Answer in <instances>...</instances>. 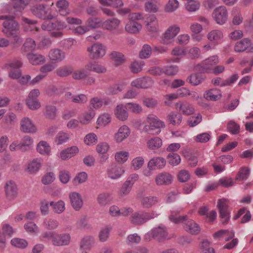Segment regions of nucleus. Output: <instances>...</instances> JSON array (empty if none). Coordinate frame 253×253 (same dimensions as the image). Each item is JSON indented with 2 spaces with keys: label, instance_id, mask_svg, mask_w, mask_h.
Instances as JSON below:
<instances>
[{
  "label": "nucleus",
  "instance_id": "48",
  "mask_svg": "<svg viewBox=\"0 0 253 253\" xmlns=\"http://www.w3.org/2000/svg\"><path fill=\"white\" fill-rule=\"evenodd\" d=\"M200 3L195 0H187V2L185 4L186 9L190 12H194L199 9Z\"/></svg>",
  "mask_w": 253,
  "mask_h": 253
},
{
  "label": "nucleus",
  "instance_id": "59",
  "mask_svg": "<svg viewBox=\"0 0 253 253\" xmlns=\"http://www.w3.org/2000/svg\"><path fill=\"white\" fill-rule=\"evenodd\" d=\"M23 65V62L20 60H14L9 63H6L3 68L8 69L9 67L12 69L20 70Z\"/></svg>",
  "mask_w": 253,
  "mask_h": 253
},
{
  "label": "nucleus",
  "instance_id": "21",
  "mask_svg": "<svg viewBox=\"0 0 253 253\" xmlns=\"http://www.w3.org/2000/svg\"><path fill=\"white\" fill-rule=\"evenodd\" d=\"M26 56L29 63L34 66L42 64L45 61L44 56L40 54L29 53Z\"/></svg>",
  "mask_w": 253,
  "mask_h": 253
},
{
  "label": "nucleus",
  "instance_id": "5",
  "mask_svg": "<svg viewBox=\"0 0 253 253\" xmlns=\"http://www.w3.org/2000/svg\"><path fill=\"white\" fill-rule=\"evenodd\" d=\"M217 207L219 210V217L222 223L227 224L230 218V209L228 206V200L225 199H219Z\"/></svg>",
  "mask_w": 253,
  "mask_h": 253
},
{
  "label": "nucleus",
  "instance_id": "23",
  "mask_svg": "<svg viewBox=\"0 0 253 253\" xmlns=\"http://www.w3.org/2000/svg\"><path fill=\"white\" fill-rule=\"evenodd\" d=\"M21 130L25 133H33L36 132V128L32 121L28 118H24L21 121Z\"/></svg>",
  "mask_w": 253,
  "mask_h": 253
},
{
  "label": "nucleus",
  "instance_id": "54",
  "mask_svg": "<svg viewBox=\"0 0 253 253\" xmlns=\"http://www.w3.org/2000/svg\"><path fill=\"white\" fill-rule=\"evenodd\" d=\"M69 136L68 133L60 131L57 134L55 139V142L57 145L62 144L69 139Z\"/></svg>",
  "mask_w": 253,
  "mask_h": 253
},
{
  "label": "nucleus",
  "instance_id": "13",
  "mask_svg": "<svg viewBox=\"0 0 253 253\" xmlns=\"http://www.w3.org/2000/svg\"><path fill=\"white\" fill-rule=\"evenodd\" d=\"M153 84V81L149 77H142L137 78L133 81L131 85L138 88H147L152 86Z\"/></svg>",
  "mask_w": 253,
  "mask_h": 253
},
{
  "label": "nucleus",
  "instance_id": "16",
  "mask_svg": "<svg viewBox=\"0 0 253 253\" xmlns=\"http://www.w3.org/2000/svg\"><path fill=\"white\" fill-rule=\"evenodd\" d=\"M223 37V33L220 30H211L207 35L208 40L211 42V44L213 46L220 43Z\"/></svg>",
  "mask_w": 253,
  "mask_h": 253
},
{
  "label": "nucleus",
  "instance_id": "58",
  "mask_svg": "<svg viewBox=\"0 0 253 253\" xmlns=\"http://www.w3.org/2000/svg\"><path fill=\"white\" fill-rule=\"evenodd\" d=\"M50 205L53 207V211L56 213H61L65 210V204L62 201H59L55 204L53 202H51Z\"/></svg>",
  "mask_w": 253,
  "mask_h": 253
},
{
  "label": "nucleus",
  "instance_id": "15",
  "mask_svg": "<svg viewBox=\"0 0 253 253\" xmlns=\"http://www.w3.org/2000/svg\"><path fill=\"white\" fill-rule=\"evenodd\" d=\"M5 193L6 198L9 200H12L17 197L18 189L14 182L9 181L7 182L4 186Z\"/></svg>",
  "mask_w": 253,
  "mask_h": 253
},
{
  "label": "nucleus",
  "instance_id": "35",
  "mask_svg": "<svg viewBox=\"0 0 253 253\" xmlns=\"http://www.w3.org/2000/svg\"><path fill=\"white\" fill-rule=\"evenodd\" d=\"M182 116L180 114L172 112L167 117L168 122L173 126H178L182 121Z\"/></svg>",
  "mask_w": 253,
  "mask_h": 253
},
{
  "label": "nucleus",
  "instance_id": "53",
  "mask_svg": "<svg viewBox=\"0 0 253 253\" xmlns=\"http://www.w3.org/2000/svg\"><path fill=\"white\" fill-rule=\"evenodd\" d=\"M99 2L106 6H111L113 7H118L123 5L122 0H99Z\"/></svg>",
  "mask_w": 253,
  "mask_h": 253
},
{
  "label": "nucleus",
  "instance_id": "39",
  "mask_svg": "<svg viewBox=\"0 0 253 253\" xmlns=\"http://www.w3.org/2000/svg\"><path fill=\"white\" fill-rule=\"evenodd\" d=\"M41 167V160L38 159H34L28 164L27 170L30 173H35L40 169Z\"/></svg>",
  "mask_w": 253,
  "mask_h": 253
},
{
  "label": "nucleus",
  "instance_id": "10",
  "mask_svg": "<svg viewBox=\"0 0 253 253\" xmlns=\"http://www.w3.org/2000/svg\"><path fill=\"white\" fill-rule=\"evenodd\" d=\"M181 223L183 224L184 229L192 235H197L200 232L199 225L193 220L188 218L187 216Z\"/></svg>",
  "mask_w": 253,
  "mask_h": 253
},
{
  "label": "nucleus",
  "instance_id": "62",
  "mask_svg": "<svg viewBox=\"0 0 253 253\" xmlns=\"http://www.w3.org/2000/svg\"><path fill=\"white\" fill-rule=\"evenodd\" d=\"M44 224L47 229L53 230L56 229L58 226L59 223L56 219L49 218L44 220Z\"/></svg>",
  "mask_w": 253,
  "mask_h": 253
},
{
  "label": "nucleus",
  "instance_id": "7",
  "mask_svg": "<svg viewBox=\"0 0 253 253\" xmlns=\"http://www.w3.org/2000/svg\"><path fill=\"white\" fill-rule=\"evenodd\" d=\"M227 10L224 6L216 7L212 13V16L216 22L219 25L224 24L228 19Z\"/></svg>",
  "mask_w": 253,
  "mask_h": 253
},
{
  "label": "nucleus",
  "instance_id": "40",
  "mask_svg": "<svg viewBox=\"0 0 253 253\" xmlns=\"http://www.w3.org/2000/svg\"><path fill=\"white\" fill-rule=\"evenodd\" d=\"M126 106L122 105H118L115 111V115L116 117L121 121L126 120L128 117V114L126 111Z\"/></svg>",
  "mask_w": 253,
  "mask_h": 253
},
{
  "label": "nucleus",
  "instance_id": "20",
  "mask_svg": "<svg viewBox=\"0 0 253 253\" xmlns=\"http://www.w3.org/2000/svg\"><path fill=\"white\" fill-rule=\"evenodd\" d=\"M175 108L183 114L190 115L194 112V108L192 105L186 101H179L175 104Z\"/></svg>",
  "mask_w": 253,
  "mask_h": 253
},
{
  "label": "nucleus",
  "instance_id": "57",
  "mask_svg": "<svg viewBox=\"0 0 253 253\" xmlns=\"http://www.w3.org/2000/svg\"><path fill=\"white\" fill-rule=\"evenodd\" d=\"M30 0H13V4L14 8L18 10H23L28 4Z\"/></svg>",
  "mask_w": 253,
  "mask_h": 253
},
{
  "label": "nucleus",
  "instance_id": "9",
  "mask_svg": "<svg viewBox=\"0 0 253 253\" xmlns=\"http://www.w3.org/2000/svg\"><path fill=\"white\" fill-rule=\"evenodd\" d=\"M88 56L92 59H97L103 57L105 54V49L101 44L95 43L87 49Z\"/></svg>",
  "mask_w": 253,
  "mask_h": 253
},
{
  "label": "nucleus",
  "instance_id": "63",
  "mask_svg": "<svg viewBox=\"0 0 253 253\" xmlns=\"http://www.w3.org/2000/svg\"><path fill=\"white\" fill-rule=\"evenodd\" d=\"M227 128L232 134H237L240 132V126L234 121H230L227 125Z\"/></svg>",
  "mask_w": 253,
  "mask_h": 253
},
{
  "label": "nucleus",
  "instance_id": "37",
  "mask_svg": "<svg viewBox=\"0 0 253 253\" xmlns=\"http://www.w3.org/2000/svg\"><path fill=\"white\" fill-rule=\"evenodd\" d=\"M33 143V140L32 138L30 136L26 135L23 137L18 147H20V150L23 152L26 151L30 149Z\"/></svg>",
  "mask_w": 253,
  "mask_h": 253
},
{
  "label": "nucleus",
  "instance_id": "55",
  "mask_svg": "<svg viewBox=\"0 0 253 253\" xmlns=\"http://www.w3.org/2000/svg\"><path fill=\"white\" fill-rule=\"evenodd\" d=\"M152 53V48L147 44H144L139 53V57L141 59H146L149 58Z\"/></svg>",
  "mask_w": 253,
  "mask_h": 253
},
{
  "label": "nucleus",
  "instance_id": "33",
  "mask_svg": "<svg viewBox=\"0 0 253 253\" xmlns=\"http://www.w3.org/2000/svg\"><path fill=\"white\" fill-rule=\"evenodd\" d=\"M109 148V145L106 142H101L99 143L96 148V151L99 153L102 154L103 155L100 158V161L101 163L104 162L107 159L108 157L105 154L108 151Z\"/></svg>",
  "mask_w": 253,
  "mask_h": 253
},
{
  "label": "nucleus",
  "instance_id": "30",
  "mask_svg": "<svg viewBox=\"0 0 253 253\" xmlns=\"http://www.w3.org/2000/svg\"><path fill=\"white\" fill-rule=\"evenodd\" d=\"M130 134V130L126 126H121L115 135V139L118 142H122L127 138Z\"/></svg>",
  "mask_w": 253,
  "mask_h": 253
},
{
  "label": "nucleus",
  "instance_id": "27",
  "mask_svg": "<svg viewBox=\"0 0 253 253\" xmlns=\"http://www.w3.org/2000/svg\"><path fill=\"white\" fill-rule=\"evenodd\" d=\"M204 97L207 100H217L221 97V91L216 88L211 89L206 91Z\"/></svg>",
  "mask_w": 253,
  "mask_h": 253
},
{
  "label": "nucleus",
  "instance_id": "19",
  "mask_svg": "<svg viewBox=\"0 0 253 253\" xmlns=\"http://www.w3.org/2000/svg\"><path fill=\"white\" fill-rule=\"evenodd\" d=\"M150 235L156 240L160 242L166 239L168 233L165 227H158L151 231Z\"/></svg>",
  "mask_w": 253,
  "mask_h": 253
},
{
  "label": "nucleus",
  "instance_id": "22",
  "mask_svg": "<svg viewBox=\"0 0 253 253\" xmlns=\"http://www.w3.org/2000/svg\"><path fill=\"white\" fill-rule=\"evenodd\" d=\"M121 21L117 18H113L106 20L102 23V28L110 31L117 30Z\"/></svg>",
  "mask_w": 253,
  "mask_h": 253
},
{
  "label": "nucleus",
  "instance_id": "34",
  "mask_svg": "<svg viewBox=\"0 0 253 253\" xmlns=\"http://www.w3.org/2000/svg\"><path fill=\"white\" fill-rule=\"evenodd\" d=\"M205 80V77L200 74H193L187 78V82L192 85H198L201 84Z\"/></svg>",
  "mask_w": 253,
  "mask_h": 253
},
{
  "label": "nucleus",
  "instance_id": "31",
  "mask_svg": "<svg viewBox=\"0 0 253 253\" xmlns=\"http://www.w3.org/2000/svg\"><path fill=\"white\" fill-rule=\"evenodd\" d=\"M158 198L156 196H148L142 198L141 204L145 209H149L158 202Z\"/></svg>",
  "mask_w": 253,
  "mask_h": 253
},
{
  "label": "nucleus",
  "instance_id": "45",
  "mask_svg": "<svg viewBox=\"0 0 253 253\" xmlns=\"http://www.w3.org/2000/svg\"><path fill=\"white\" fill-rule=\"evenodd\" d=\"M37 151L42 154L49 155L50 152V146L44 141H41L37 145Z\"/></svg>",
  "mask_w": 253,
  "mask_h": 253
},
{
  "label": "nucleus",
  "instance_id": "60",
  "mask_svg": "<svg viewBox=\"0 0 253 253\" xmlns=\"http://www.w3.org/2000/svg\"><path fill=\"white\" fill-rule=\"evenodd\" d=\"M84 142L87 145H94L97 142V136L94 133H90L85 136Z\"/></svg>",
  "mask_w": 253,
  "mask_h": 253
},
{
  "label": "nucleus",
  "instance_id": "61",
  "mask_svg": "<svg viewBox=\"0 0 253 253\" xmlns=\"http://www.w3.org/2000/svg\"><path fill=\"white\" fill-rule=\"evenodd\" d=\"M144 65L143 61L133 62L130 65L131 71L134 74H137L142 70V66Z\"/></svg>",
  "mask_w": 253,
  "mask_h": 253
},
{
  "label": "nucleus",
  "instance_id": "49",
  "mask_svg": "<svg viewBox=\"0 0 253 253\" xmlns=\"http://www.w3.org/2000/svg\"><path fill=\"white\" fill-rule=\"evenodd\" d=\"M180 212L178 211H173L171 212L169 219L173 222L178 224L181 223L187 215L179 216Z\"/></svg>",
  "mask_w": 253,
  "mask_h": 253
},
{
  "label": "nucleus",
  "instance_id": "46",
  "mask_svg": "<svg viewBox=\"0 0 253 253\" xmlns=\"http://www.w3.org/2000/svg\"><path fill=\"white\" fill-rule=\"evenodd\" d=\"M93 243L94 240L92 237H86L81 241L80 247L83 250H89L92 248Z\"/></svg>",
  "mask_w": 253,
  "mask_h": 253
},
{
  "label": "nucleus",
  "instance_id": "52",
  "mask_svg": "<svg viewBox=\"0 0 253 253\" xmlns=\"http://www.w3.org/2000/svg\"><path fill=\"white\" fill-rule=\"evenodd\" d=\"M167 159L169 164L172 166H177L181 162L180 156L175 153H169L167 156Z\"/></svg>",
  "mask_w": 253,
  "mask_h": 253
},
{
  "label": "nucleus",
  "instance_id": "6",
  "mask_svg": "<svg viewBox=\"0 0 253 253\" xmlns=\"http://www.w3.org/2000/svg\"><path fill=\"white\" fill-rule=\"evenodd\" d=\"M158 215L155 211L151 212H135L132 213L130 217V221L135 225H141L148 220L155 218Z\"/></svg>",
  "mask_w": 253,
  "mask_h": 253
},
{
  "label": "nucleus",
  "instance_id": "3",
  "mask_svg": "<svg viewBox=\"0 0 253 253\" xmlns=\"http://www.w3.org/2000/svg\"><path fill=\"white\" fill-rule=\"evenodd\" d=\"M148 125H145L143 130L144 132L152 135H157L161 131V128L165 127L164 122L161 121L158 118L153 115H150L147 117Z\"/></svg>",
  "mask_w": 253,
  "mask_h": 253
},
{
  "label": "nucleus",
  "instance_id": "36",
  "mask_svg": "<svg viewBox=\"0 0 253 253\" xmlns=\"http://www.w3.org/2000/svg\"><path fill=\"white\" fill-rule=\"evenodd\" d=\"M251 45V40L248 38H244L240 42H236L234 46V49L236 52H243Z\"/></svg>",
  "mask_w": 253,
  "mask_h": 253
},
{
  "label": "nucleus",
  "instance_id": "25",
  "mask_svg": "<svg viewBox=\"0 0 253 253\" xmlns=\"http://www.w3.org/2000/svg\"><path fill=\"white\" fill-rule=\"evenodd\" d=\"M166 164L165 159L162 157H156L152 159L148 163V167L150 169L156 168L162 169Z\"/></svg>",
  "mask_w": 253,
  "mask_h": 253
},
{
  "label": "nucleus",
  "instance_id": "38",
  "mask_svg": "<svg viewBox=\"0 0 253 253\" xmlns=\"http://www.w3.org/2000/svg\"><path fill=\"white\" fill-rule=\"evenodd\" d=\"M141 28V25L136 22L133 21H129L126 25V31L129 33H136Z\"/></svg>",
  "mask_w": 253,
  "mask_h": 253
},
{
  "label": "nucleus",
  "instance_id": "24",
  "mask_svg": "<svg viewBox=\"0 0 253 253\" xmlns=\"http://www.w3.org/2000/svg\"><path fill=\"white\" fill-rule=\"evenodd\" d=\"M36 46L35 41L31 38H28L21 48V52L26 55L27 53H32V52L35 49Z\"/></svg>",
  "mask_w": 253,
  "mask_h": 253
},
{
  "label": "nucleus",
  "instance_id": "64",
  "mask_svg": "<svg viewBox=\"0 0 253 253\" xmlns=\"http://www.w3.org/2000/svg\"><path fill=\"white\" fill-rule=\"evenodd\" d=\"M210 139V134L209 133L204 132L198 134L194 138V140L196 142L206 143L209 141Z\"/></svg>",
  "mask_w": 253,
  "mask_h": 253
},
{
  "label": "nucleus",
  "instance_id": "41",
  "mask_svg": "<svg viewBox=\"0 0 253 253\" xmlns=\"http://www.w3.org/2000/svg\"><path fill=\"white\" fill-rule=\"evenodd\" d=\"M147 144L148 147L150 149H158L162 145V140L158 137H154L148 140Z\"/></svg>",
  "mask_w": 253,
  "mask_h": 253
},
{
  "label": "nucleus",
  "instance_id": "29",
  "mask_svg": "<svg viewBox=\"0 0 253 253\" xmlns=\"http://www.w3.org/2000/svg\"><path fill=\"white\" fill-rule=\"evenodd\" d=\"M69 197L73 208L76 211L79 210L83 205V201L79 194L73 192L70 194Z\"/></svg>",
  "mask_w": 253,
  "mask_h": 253
},
{
  "label": "nucleus",
  "instance_id": "12",
  "mask_svg": "<svg viewBox=\"0 0 253 253\" xmlns=\"http://www.w3.org/2000/svg\"><path fill=\"white\" fill-rule=\"evenodd\" d=\"M173 176L169 172H163L157 174L155 177L156 184L158 186L170 184L173 181Z\"/></svg>",
  "mask_w": 253,
  "mask_h": 253
},
{
  "label": "nucleus",
  "instance_id": "2",
  "mask_svg": "<svg viewBox=\"0 0 253 253\" xmlns=\"http://www.w3.org/2000/svg\"><path fill=\"white\" fill-rule=\"evenodd\" d=\"M30 11L35 17L41 20H51L54 18L52 9L44 3L34 4L30 7Z\"/></svg>",
  "mask_w": 253,
  "mask_h": 253
},
{
  "label": "nucleus",
  "instance_id": "17",
  "mask_svg": "<svg viewBox=\"0 0 253 253\" xmlns=\"http://www.w3.org/2000/svg\"><path fill=\"white\" fill-rule=\"evenodd\" d=\"M180 28L178 26L173 25L170 26L165 32L162 42L164 44H168V41L174 38L179 32Z\"/></svg>",
  "mask_w": 253,
  "mask_h": 253
},
{
  "label": "nucleus",
  "instance_id": "44",
  "mask_svg": "<svg viewBox=\"0 0 253 253\" xmlns=\"http://www.w3.org/2000/svg\"><path fill=\"white\" fill-rule=\"evenodd\" d=\"M102 20L99 18H90L87 19L85 23L87 28L90 27L92 29L102 27Z\"/></svg>",
  "mask_w": 253,
  "mask_h": 253
},
{
  "label": "nucleus",
  "instance_id": "50",
  "mask_svg": "<svg viewBox=\"0 0 253 253\" xmlns=\"http://www.w3.org/2000/svg\"><path fill=\"white\" fill-rule=\"evenodd\" d=\"M250 174V169L247 167L241 168L236 175L235 179L237 180H246Z\"/></svg>",
  "mask_w": 253,
  "mask_h": 253
},
{
  "label": "nucleus",
  "instance_id": "14",
  "mask_svg": "<svg viewBox=\"0 0 253 253\" xmlns=\"http://www.w3.org/2000/svg\"><path fill=\"white\" fill-rule=\"evenodd\" d=\"M124 172V168L120 165H112L107 170L108 176L113 179L120 177Z\"/></svg>",
  "mask_w": 253,
  "mask_h": 253
},
{
  "label": "nucleus",
  "instance_id": "18",
  "mask_svg": "<svg viewBox=\"0 0 253 253\" xmlns=\"http://www.w3.org/2000/svg\"><path fill=\"white\" fill-rule=\"evenodd\" d=\"M145 23L146 28L149 32L155 33L158 31V21L155 15H150L146 18Z\"/></svg>",
  "mask_w": 253,
  "mask_h": 253
},
{
  "label": "nucleus",
  "instance_id": "43",
  "mask_svg": "<svg viewBox=\"0 0 253 253\" xmlns=\"http://www.w3.org/2000/svg\"><path fill=\"white\" fill-rule=\"evenodd\" d=\"M110 57L116 66L123 64L125 61L124 55L120 52L114 51L111 53Z\"/></svg>",
  "mask_w": 253,
  "mask_h": 253
},
{
  "label": "nucleus",
  "instance_id": "8",
  "mask_svg": "<svg viewBox=\"0 0 253 253\" xmlns=\"http://www.w3.org/2000/svg\"><path fill=\"white\" fill-rule=\"evenodd\" d=\"M218 62L217 56H212L205 60L201 65L197 66V68L201 72L211 73L212 66L217 64Z\"/></svg>",
  "mask_w": 253,
  "mask_h": 253
},
{
  "label": "nucleus",
  "instance_id": "1",
  "mask_svg": "<svg viewBox=\"0 0 253 253\" xmlns=\"http://www.w3.org/2000/svg\"><path fill=\"white\" fill-rule=\"evenodd\" d=\"M42 239L44 242L51 241L54 246H62L69 244L71 237L69 234H59L56 232H45L42 235Z\"/></svg>",
  "mask_w": 253,
  "mask_h": 253
},
{
  "label": "nucleus",
  "instance_id": "4",
  "mask_svg": "<svg viewBox=\"0 0 253 253\" xmlns=\"http://www.w3.org/2000/svg\"><path fill=\"white\" fill-rule=\"evenodd\" d=\"M0 20H4L2 24L3 29L2 32L6 37L14 35L16 32H19V26L14 20V17L13 16L1 15Z\"/></svg>",
  "mask_w": 253,
  "mask_h": 253
},
{
  "label": "nucleus",
  "instance_id": "11",
  "mask_svg": "<svg viewBox=\"0 0 253 253\" xmlns=\"http://www.w3.org/2000/svg\"><path fill=\"white\" fill-rule=\"evenodd\" d=\"M66 25L64 22L59 21L51 22L50 20L44 21L41 26L43 30L47 31L62 30L66 28Z\"/></svg>",
  "mask_w": 253,
  "mask_h": 253
},
{
  "label": "nucleus",
  "instance_id": "47",
  "mask_svg": "<svg viewBox=\"0 0 253 253\" xmlns=\"http://www.w3.org/2000/svg\"><path fill=\"white\" fill-rule=\"evenodd\" d=\"M56 108L53 105H47L45 108L44 115L45 117L50 120L55 119L56 116Z\"/></svg>",
  "mask_w": 253,
  "mask_h": 253
},
{
  "label": "nucleus",
  "instance_id": "26",
  "mask_svg": "<svg viewBox=\"0 0 253 253\" xmlns=\"http://www.w3.org/2000/svg\"><path fill=\"white\" fill-rule=\"evenodd\" d=\"M85 69L88 71H92L97 73H104L106 72V69L96 62L91 61L87 63Z\"/></svg>",
  "mask_w": 253,
  "mask_h": 253
},
{
  "label": "nucleus",
  "instance_id": "51",
  "mask_svg": "<svg viewBox=\"0 0 253 253\" xmlns=\"http://www.w3.org/2000/svg\"><path fill=\"white\" fill-rule=\"evenodd\" d=\"M179 7V2L177 0H169L165 7V10L167 12H172Z\"/></svg>",
  "mask_w": 253,
  "mask_h": 253
},
{
  "label": "nucleus",
  "instance_id": "56",
  "mask_svg": "<svg viewBox=\"0 0 253 253\" xmlns=\"http://www.w3.org/2000/svg\"><path fill=\"white\" fill-rule=\"evenodd\" d=\"M11 244L12 246L21 249L25 248L28 245V242L25 239L20 238H13L11 240Z\"/></svg>",
  "mask_w": 253,
  "mask_h": 253
},
{
  "label": "nucleus",
  "instance_id": "32",
  "mask_svg": "<svg viewBox=\"0 0 253 253\" xmlns=\"http://www.w3.org/2000/svg\"><path fill=\"white\" fill-rule=\"evenodd\" d=\"M245 213V215L242 217L241 219V223H245L247 222H249L252 218V214L250 211H247L246 208H243L240 209L238 211L237 214L234 216L233 219L234 220H236Z\"/></svg>",
  "mask_w": 253,
  "mask_h": 253
},
{
  "label": "nucleus",
  "instance_id": "28",
  "mask_svg": "<svg viewBox=\"0 0 253 253\" xmlns=\"http://www.w3.org/2000/svg\"><path fill=\"white\" fill-rule=\"evenodd\" d=\"M48 56L51 60L58 62L61 61L65 58V53L60 49L54 48L50 50Z\"/></svg>",
  "mask_w": 253,
  "mask_h": 253
},
{
  "label": "nucleus",
  "instance_id": "42",
  "mask_svg": "<svg viewBox=\"0 0 253 253\" xmlns=\"http://www.w3.org/2000/svg\"><path fill=\"white\" fill-rule=\"evenodd\" d=\"M73 68L71 66H64L58 68L56 70V73L57 76L60 77H65L68 76L73 73Z\"/></svg>",
  "mask_w": 253,
  "mask_h": 253
}]
</instances>
